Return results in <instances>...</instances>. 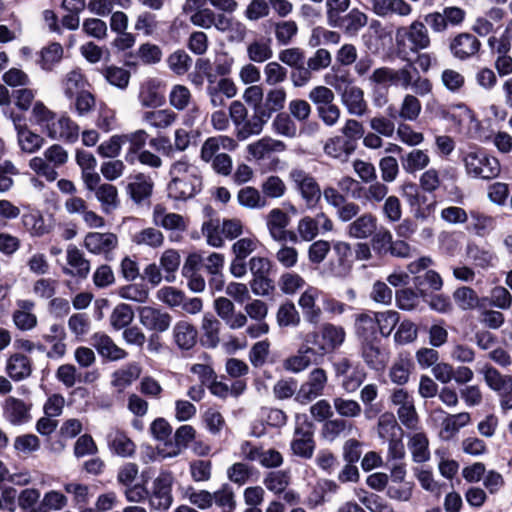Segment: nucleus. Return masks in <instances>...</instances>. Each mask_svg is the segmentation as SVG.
<instances>
[{"label":"nucleus","mask_w":512,"mask_h":512,"mask_svg":"<svg viewBox=\"0 0 512 512\" xmlns=\"http://www.w3.org/2000/svg\"><path fill=\"white\" fill-rule=\"evenodd\" d=\"M170 181L167 185L168 197L186 201L196 196L203 186L201 169L187 156L174 161L169 168Z\"/></svg>","instance_id":"nucleus-1"},{"label":"nucleus","mask_w":512,"mask_h":512,"mask_svg":"<svg viewBox=\"0 0 512 512\" xmlns=\"http://www.w3.org/2000/svg\"><path fill=\"white\" fill-rule=\"evenodd\" d=\"M195 67L205 76L207 81L206 94L212 108L224 107L226 99H232L237 95L238 88L231 78L216 79V74H214L208 58L197 59Z\"/></svg>","instance_id":"nucleus-2"},{"label":"nucleus","mask_w":512,"mask_h":512,"mask_svg":"<svg viewBox=\"0 0 512 512\" xmlns=\"http://www.w3.org/2000/svg\"><path fill=\"white\" fill-rule=\"evenodd\" d=\"M395 42L399 55L407 59L409 52L416 54L427 49L431 41L425 24L416 20L408 27L397 28Z\"/></svg>","instance_id":"nucleus-3"},{"label":"nucleus","mask_w":512,"mask_h":512,"mask_svg":"<svg viewBox=\"0 0 512 512\" xmlns=\"http://www.w3.org/2000/svg\"><path fill=\"white\" fill-rule=\"evenodd\" d=\"M466 173L474 178L493 179L500 173V163L483 149L473 147L463 154Z\"/></svg>","instance_id":"nucleus-4"},{"label":"nucleus","mask_w":512,"mask_h":512,"mask_svg":"<svg viewBox=\"0 0 512 512\" xmlns=\"http://www.w3.org/2000/svg\"><path fill=\"white\" fill-rule=\"evenodd\" d=\"M288 179L306 206L314 208L321 198V189L316 179L301 167H293L289 171Z\"/></svg>","instance_id":"nucleus-5"},{"label":"nucleus","mask_w":512,"mask_h":512,"mask_svg":"<svg viewBox=\"0 0 512 512\" xmlns=\"http://www.w3.org/2000/svg\"><path fill=\"white\" fill-rule=\"evenodd\" d=\"M295 432L291 442V450L297 456L305 459L312 457L315 443L313 440V425L306 414H296Z\"/></svg>","instance_id":"nucleus-6"},{"label":"nucleus","mask_w":512,"mask_h":512,"mask_svg":"<svg viewBox=\"0 0 512 512\" xmlns=\"http://www.w3.org/2000/svg\"><path fill=\"white\" fill-rule=\"evenodd\" d=\"M327 83L333 86L337 91L341 92V100L346 107L349 114L361 117L368 110V104L364 99V92L357 86H346L342 90V83L346 82L344 76H335L334 81L326 80Z\"/></svg>","instance_id":"nucleus-7"},{"label":"nucleus","mask_w":512,"mask_h":512,"mask_svg":"<svg viewBox=\"0 0 512 512\" xmlns=\"http://www.w3.org/2000/svg\"><path fill=\"white\" fill-rule=\"evenodd\" d=\"M174 476L171 472L163 471L154 479L149 495L151 509L157 511L168 510L173 503L172 486Z\"/></svg>","instance_id":"nucleus-8"},{"label":"nucleus","mask_w":512,"mask_h":512,"mask_svg":"<svg viewBox=\"0 0 512 512\" xmlns=\"http://www.w3.org/2000/svg\"><path fill=\"white\" fill-rule=\"evenodd\" d=\"M328 382V376L324 369L314 368L308 374L296 393L295 400L301 404H306L319 396H322Z\"/></svg>","instance_id":"nucleus-9"},{"label":"nucleus","mask_w":512,"mask_h":512,"mask_svg":"<svg viewBox=\"0 0 512 512\" xmlns=\"http://www.w3.org/2000/svg\"><path fill=\"white\" fill-rule=\"evenodd\" d=\"M45 134L52 140L75 143L80 135L79 125L68 115H56L51 124L47 125Z\"/></svg>","instance_id":"nucleus-10"},{"label":"nucleus","mask_w":512,"mask_h":512,"mask_svg":"<svg viewBox=\"0 0 512 512\" xmlns=\"http://www.w3.org/2000/svg\"><path fill=\"white\" fill-rule=\"evenodd\" d=\"M330 232L333 230L332 220L323 212L317 213L314 217L304 216L297 224V233L299 238L305 242L314 240L318 234Z\"/></svg>","instance_id":"nucleus-11"},{"label":"nucleus","mask_w":512,"mask_h":512,"mask_svg":"<svg viewBox=\"0 0 512 512\" xmlns=\"http://www.w3.org/2000/svg\"><path fill=\"white\" fill-rule=\"evenodd\" d=\"M118 246V237L112 232H89L84 238V247L92 254L112 258L113 251Z\"/></svg>","instance_id":"nucleus-12"},{"label":"nucleus","mask_w":512,"mask_h":512,"mask_svg":"<svg viewBox=\"0 0 512 512\" xmlns=\"http://www.w3.org/2000/svg\"><path fill=\"white\" fill-rule=\"evenodd\" d=\"M140 324L147 330L163 333L171 325L172 317L168 312L152 306H142L138 310Z\"/></svg>","instance_id":"nucleus-13"},{"label":"nucleus","mask_w":512,"mask_h":512,"mask_svg":"<svg viewBox=\"0 0 512 512\" xmlns=\"http://www.w3.org/2000/svg\"><path fill=\"white\" fill-rule=\"evenodd\" d=\"M196 430L191 425H182L175 431L174 441L165 442L159 449L162 458L179 456L195 439Z\"/></svg>","instance_id":"nucleus-14"},{"label":"nucleus","mask_w":512,"mask_h":512,"mask_svg":"<svg viewBox=\"0 0 512 512\" xmlns=\"http://www.w3.org/2000/svg\"><path fill=\"white\" fill-rule=\"evenodd\" d=\"M67 334L63 325L54 323L49 327L47 333L42 335V339L49 345L46 356L52 360L62 359L67 352L66 344Z\"/></svg>","instance_id":"nucleus-15"},{"label":"nucleus","mask_w":512,"mask_h":512,"mask_svg":"<svg viewBox=\"0 0 512 512\" xmlns=\"http://www.w3.org/2000/svg\"><path fill=\"white\" fill-rule=\"evenodd\" d=\"M214 309L217 315L232 330L243 328L247 324V316L242 312H236L234 303L226 297L215 299Z\"/></svg>","instance_id":"nucleus-16"},{"label":"nucleus","mask_w":512,"mask_h":512,"mask_svg":"<svg viewBox=\"0 0 512 512\" xmlns=\"http://www.w3.org/2000/svg\"><path fill=\"white\" fill-rule=\"evenodd\" d=\"M331 248L337 259L335 262L330 261L328 263L329 273L334 277H346L351 270L349 258L351 257L352 251L350 244L345 241L337 240L332 243Z\"/></svg>","instance_id":"nucleus-17"},{"label":"nucleus","mask_w":512,"mask_h":512,"mask_svg":"<svg viewBox=\"0 0 512 512\" xmlns=\"http://www.w3.org/2000/svg\"><path fill=\"white\" fill-rule=\"evenodd\" d=\"M354 151L355 145L353 142L341 135L329 137L323 144L324 154L341 163L347 162Z\"/></svg>","instance_id":"nucleus-18"},{"label":"nucleus","mask_w":512,"mask_h":512,"mask_svg":"<svg viewBox=\"0 0 512 512\" xmlns=\"http://www.w3.org/2000/svg\"><path fill=\"white\" fill-rule=\"evenodd\" d=\"M152 221L156 226L162 227L167 231L184 232L188 227L187 221L182 215L167 212L166 208L161 204L154 206Z\"/></svg>","instance_id":"nucleus-19"},{"label":"nucleus","mask_w":512,"mask_h":512,"mask_svg":"<svg viewBox=\"0 0 512 512\" xmlns=\"http://www.w3.org/2000/svg\"><path fill=\"white\" fill-rule=\"evenodd\" d=\"M237 148V142L226 135H218L207 138L202 144L200 150V159L209 163L219 154L220 150L234 151Z\"/></svg>","instance_id":"nucleus-20"},{"label":"nucleus","mask_w":512,"mask_h":512,"mask_svg":"<svg viewBox=\"0 0 512 512\" xmlns=\"http://www.w3.org/2000/svg\"><path fill=\"white\" fill-rule=\"evenodd\" d=\"M370 9L379 17L397 15L407 17L412 13V7L405 0H369Z\"/></svg>","instance_id":"nucleus-21"},{"label":"nucleus","mask_w":512,"mask_h":512,"mask_svg":"<svg viewBox=\"0 0 512 512\" xmlns=\"http://www.w3.org/2000/svg\"><path fill=\"white\" fill-rule=\"evenodd\" d=\"M321 296H323V292L320 289L308 286L298 299V305L310 323H317L322 314L321 308L316 304Z\"/></svg>","instance_id":"nucleus-22"},{"label":"nucleus","mask_w":512,"mask_h":512,"mask_svg":"<svg viewBox=\"0 0 512 512\" xmlns=\"http://www.w3.org/2000/svg\"><path fill=\"white\" fill-rule=\"evenodd\" d=\"M91 345L102 357L111 361L120 360L127 356V352L124 349L120 348L110 336L102 332L92 335Z\"/></svg>","instance_id":"nucleus-23"},{"label":"nucleus","mask_w":512,"mask_h":512,"mask_svg":"<svg viewBox=\"0 0 512 512\" xmlns=\"http://www.w3.org/2000/svg\"><path fill=\"white\" fill-rule=\"evenodd\" d=\"M270 119V112L265 109H258L249 118H245L242 124L235 130L239 140H246L252 135H259Z\"/></svg>","instance_id":"nucleus-24"},{"label":"nucleus","mask_w":512,"mask_h":512,"mask_svg":"<svg viewBox=\"0 0 512 512\" xmlns=\"http://www.w3.org/2000/svg\"><path fill=\"white\" fill-rule=\"evenodd\" d=\"M504 15L505 12L503 9L493 7L488 10L485 15L479 16L475 19L472 25V31L480 37H485L489 34L495 33L500 22L503 20Z\"/></svg>","instance_id":"nucleus-25"},{"label":"nucleus","mask_w":512,"mask_h":512,"mask_svg":"<svg viewBox=\"0 0 512 512\" xmlns=\"http://www.w3.org/2000/svg\"><path fill=\"white\" fill-rule=\"evenodd\" d=\"M289 224V216L280 208L270 210L266 217V225L271 238L277 242H286Z\"/></svg>","instance_id":"nucleus-26"},{"label":"nucleus","mask_w":512,"mask_h":512,"mask_svg":"<svg viewBox=\"0 0 512 512\" xmlns=\"http://www.w3.org/2000/svg\"><path fill=\"white\" fill-rule=\"evenodd\" d=\"M162 81L157 78L146 79L140 86L138 100L143 107H157L164 102L161 91Z\"/></svg>","instance_id":"nucleus-27"},{"label":"nucleus","mask_w":512,"mask_h":512,"mask_svg":"<svg viewBox=\"0 0 512 512\" xmlns=\"http://www.w3.org/2000/svg\"><path fill=\"white\" fill-rule=\"evenodd\" d=\"M177 118V114L169 108L147 110L141 116L142 122L145 125L157 130L170 128L176 123Z\"/></svg>","instance_id":"nucleus-28"},{"label":"nucleus","mask_w":512,"mask_h":512,"mask_svg":"<svg viewBox=\"0 0 512 512\" xmlns=\"http://www.w3.org/2000/svg\"><path fill=\"white\" fill-rule=\"evenodd\" d=\"M4 416L13 425H21L31 419L30 405L15 397H8L3 404Z\"/></svg>","instance_id":"nucleus-29"},{"label":"nucleus","mask_w":512,"mask_h":512,"mask_svg":"<svg viewBox=\"0 0 512 512\" xmlns=\"http://www.w3.org/2000/svg\"><path fill=\"white\" fill-rule=\"evenodd\" d=\"M481 47L480 41L472 34L461 33L457 35L451 45L452 54L461 60L475 55Z\"/></svg>","instance_id":"nucleus-30"},{"label":"nucleus","mask_w":512,"mask_h":512,"mask_svg":"<svg viewBox=\"0 0 512 512\" xmlns=\"http://www.w3.org/2000/svg\"><path fill=\"white\" fill-rule=\"evenodd\" d=\"M66 259L70 268H64L66 275L85 278L90 272V262L83 252L74 245H69L66 251Z\"/></svg>","instance_id":"nucleus-31"},{"label":"nucleus","mask_w":512,"mask_h":512,"mask_svg":"<svg viewBox=\"0 0 512 512\" xmlns=\"http://www.w3.org/2000/svg\"><path fill=\"white\" fill-rule=\"evenodd\" d=\"M486 385L498 394L512 390V376L503 375L490 364H485L479 369Z\"/></svg>","instance_id":"nucleus-32"},{"label":"nucleus","mask_w":512,"mask_h":512,"mask_svg":"<svg viewBox=\"0 0 512 512\" xmlns=\"http://www.w3.org/2000/svg\"><path fill=\"white\" fill-rule=\"evenodd\" d=\"M286 150L284 142L271 137H263L247 146L248 153L255 159L261 160L271 153H279Z\"/></svg>","instance_id":"nucleus-33"},{"label":"nucleus","mask_w":512,"mask_h":512,"mask_svg":"<svg viewBox=\"0 0 512 512\" xmlns=\"http://www.w3.org/2000/svg\"><path fill=\"white\" fill-rule=\"evenodd\" d=\"M376 228V217L370 213H365L348 225L347 235L354 239H367L374 234Z\"/></svg>","instance_id":"nucleus-34"},{"label":"nucleus","mask_w":512,"mask_h":512,"mask_svg":"<svg viewBox=\"0 0 512 512\" xmlns=\"http://www.w3.org/2000/svg\"><path fill=\"white\" fill-rule=\"evenodd\" d=\"M368 23V16L358 8L351 9L343 17L338 18L337 26L348 36H356Z\"/></svg>","instance_id":"nucleus-35"},{"label":"nucleus","mask_w":512,"mask_h":512,"mask_svg":"<svg viewBox=\"0 0 512 512\" xmlns=\"http://www.w3.org/2000/svg\"><path fill=\"white\" fill-rule=\"evenodd\" d=\"M87 81L79 69L67 72L60 81L61 91L68 100L85 90Z\"/></svg>","instance_id":"nucleus-36"},{"label":"nucleus","mask_w":512,"mask_h":512,"mask_svg":"<svg viewBox=\"0 0 512 512\" xmlns=\"http://www.w3.org/2000/svg\"><path fill=\"white\" fill-rule=\"evenodd\" d=\"M173 338L180 349L189 350L196 344L197 330L190 322L181 320L173 327Z\"/></svg>","instance_id":"nucleus-37"},{"label":"nucleus","mask_w":512,"mask_h":512,"mask_svg":"<svg viewBox=\"0 0 512 512\" xmlns=\"http://www.w3.org/2000/svg\"><path fill=\"white\" fill-rule=\"evenodd\" d=\"M362 357L370 368L377 371L383 370L389 361L388 352L372 341L363 344Z\"/></svg>","instance_id":"nucleus-38"},{"label":"nucleus","mask_w":512,"mask_h":512,"mask_svg":"<svg viewBox=\"0 0 512 512\" xmlns=\"http://www.w3.org/2000/svg\"><path fill=\"white\" fill-rule=\"evenodd\" d=\"M470 421L471 416L468 412L447 415L441 423L440 437L444 440H450Z\"/></svg>","instance_id":"nucleus-39"},{"label":"nucleus","mask_w":512,"mask_h":512,"mask_svg":"<svg viewBox=\"0 0 512 512\" xmlns=\"http://www.w3.org/2000/svg\"><path fill=\"white\" fill-rule=\"evenodd\" d=\"M247 56L250 61L263 63L273 56L272 40L269 37H258L247 45Z\"/></svg>","instance_id":"nucleus-40"},{"label":"nucleus","mask_w":512,"mask_h":512,"mask_svg":"<svg viewBox=\"0 0 512 512\" xmlns=\"http://www.w3.org/2000/svg\"><path fill=\"white\" fill-rule=\"evenodd\" d=\"M315 355V350L312 347L300 346L296 354L288 357L283 362V368L292 373H300L307 369L312 364V356Z\"/></svg>","instance_id":"nucleus-41"},{"label":"nucleus","mask_w":512,"mask_h":512,"mask_svg":"<svg viewBox=\"0 0 512 512\" xmlns=\"http://www.w3.org/2000/svg\"><path fill=\"white\" fill-rule=\"evenodd\" d=\"M408 449L416 463H424L430 459L429 440L425 433L412 434L408 440Z\"/></svg>","instance_id":"nucleus-42"},{"label":"nucleus","mask_w":512,"mask_h":512,"mask_svg":"<svg viewBox=\"0 0 512 512\" xmlns=\"http://www.w3.org/2000/svg\"><path fill=\"white\" fill-rule=\"evenodd\" d=\"M94 193L104 213L110 214L118 208V190L114 185L108 183L100 184Z\"/></svg>","instance_id":"nucleus-43"},{"label":"nucleus","mask_w":512,"mask_h":512,"mask_svg":"<svg viewBox=\"0 0 512 512\" xmlns=\"http://www.w3.org/2000/svg\"><path fill=\"white\" fill-rule=\"evenodd\" d=\"M123 144L129 143V148L125 155V160L133 164L136 161V156L141 150H144L148 139V133L143 129H138L134 132L122 134Z\"/></svg>","instance_id":"nucleus-44"},{"label":"nucleus","mask_w":512,"mask_h":512,"mask_svg":"<svg viewBox=\"0 0 512 512\" xmlns=\"http://www.w3.org/2000/svg\"><path fill=\"white\" fill-rule=\"evenodd\" d=\"M413 363L408 354H400L389 370L390 380L397 385H405L410 378Z\"/></svg>","instance_id":"nucleus-45"},{"label":"nucleus","mask_w":512,"mask_h":512,"mask_svg":"<svg viewBox=\"0 0 512 512\" xmlns=\"http://www.w3.org/2000/svg\"><path fill=\"white\" fill-rule=\"evenodd\" d=\"M321 329L322 347L324 348L325 354L333 352L344 342L345 331L342 327L326 323L322 325Z\"/></svg>","instance_id":"nucleus-46"},{"label":"nucleus","mask_w":512,"mask_h":512,"mask_svg":"<svg viewBox=\"0 0 512 512\" xmlns=\"http://www.w3.org/2000/svg\"><path fill=\"white\" fill-rule=\"evenodd\" d=\"M443 117L453 122L459 128L465 126L470 127L473 123L476 127L478 126V122L473 111L465 104L452 105Z\"/></svg>","instance_id":"nucleus-47"},{"label":"nucleus","mask_w":512,"mask_h":512,"mask_svg":"<svg viewBox=\"0 0 512 512\" xmlns=\"http://www.w3.org/2000/svg\"><path fill=\"white\" fill-rule=\"evenodd\" d=\"M401 164L404 171L414 174L430 164V156L426 150L413 149L402 157Z\"/></svg>","instance_id":"nucleus-48"},{"label":"nucleus","mask_w":512,"mask_h":512,"mask_svg":"<svg viewBox=\"0 0 512 512\" xmlns=\"http://www.w3.org/2000/svg\"><path fill=\"white\" fill-rule=\"evenodd\" d=\"M6 370L13 380L20 381L30 376L31 362L25 355L14 354L8 359Z\"/></svg>","instance_id":"nucleus-49"},{"label":"nucleus","mask_w":512,"mask_h":512,"mask_svg":"<svg viewBox=\"0 0 512 512\" xmlns=\"http://www.w3.org/2000/svg\"><path fill=\"white\" fill-rule=\"evenodd\" d=\"M492 54H508L512 46V20H509L499 36L492 35L487 41Z\"/></svg>","instance_id":"nucleus-50"},{"label":"nucleus","mask_w":512,"mask_h":512,"mask_svg":"<svg viewBox=\"0 0 512 512\" xmlns=\"http://www.w3.org/2000/svg\"><path fill=\"white\" fill-rule=\"evenodd\" d=\"M355 329L357 335L365 342L372 341L378 331L375 312L362 313L358 315L355 321Z\"/></svg>","instance_id":"nucleus-51"},{"label":"nucleus","mask_w":512,"mask_h":512,"mask_svg":"<svg viewBox=\"0 0 512 512\" xmlns=\"http://www.w3.org/2000/svg\"><path fill=\"white\" fill-rule=\"evenodd\" d=\"M152 189V179L142 173L135 175L132 182L128 185V192L131 198L138 203L149 197L152 193Z\"/></svg>","instance_id":"nucleus-52"},{"label":"nucleus","mask_w":512,"mask_h":512,"mask_svg":"<svg viewBox=\"0 0 512 512\" xmlns=\"http://www.w3.org/2000/svg\"><path fill=\"white\" fill-rule=\"evenodd\" d=\"M276 322L279 327H298L301 322L300 313L293 302L282 303L276 313Z\"/></svg>","instance_id":"nucleus-53"},{"label":"nucleus","mask_w":512,"mask_h":512,"mask_svg":"<svg viewBox=\"0 0 512 512\" xmlns=\"http://www.w3.org/2000/svg\"><path fill=\"white\" fill-rule=\"evenodd\" d=\"M17 142L22 152L33 154L43 147L45 140L29 128H23L17 133Z\"/></svg>","instance_id":"nucleus-54"},{"label":"nucleus","mask_w":512,"mask_h":512,"mask_svg":"<svg viewBox=\"0 0 512 512\" xmlns=\"http://www.w3.org/2000/svg\"><path fill=\"white\" fill-rule=\"evenodd\" d=\"M110 449L121 457H129L135 452V444L121 431H113L108 436Z\"/></svg>","instance_id":"nucleus-55"},{"label":"nucleus","mask_w":512,"mask_h":512,"mask_svg":"<svg viewBox=\"0 0 512 512\" xmlns=\"http://www.w3.org/2000/svg\"><path fill=\"white\" fill-rule=\"evenodd\" d=\"M69 499L60 490H48L41 498V512H58L68 506Z\"/></svg>","instance_id":"nucleus-56"},{"label":"nucleus","mask_w":512,"mask_h":512,"mask_svg":"<svg viewBox=\"0 0 512 512\" xmlns=\"http://www.w3.org/2000/svg\"><path fill=\"white\" fill-rule=\"evenodd\" d=\"M238 203L248 209H262L267 205L265 197L259 190L252 186H246L237 194Z\"/></svg>","instance_id":"nucleus-57"},{"label":"nucleus","mask_w":512,"mask_h":512,"mask_svg":"<svg viewBox=\"0 0 512 512\" xmlns=\"http://www.w3.org/2000/svg\"><path fill=\"white\" fill-rule=\"evenodd\" d=\"M18 506L22 512H41V492L37 488H25L19 492Z\"/></svg>","instance_id":"nucleus-58"},{"label":"nucleus","mask_w":512,"mask_h":512,"mask_svg":"<svg viewBox=\"0 0 512 512\" xmlns=\"http://www.w3.org/2000/svg\"><path fill=\"white\" fill-rule=\"evenodd\" d=\"M134 319L132 307L125 303H120L114 307L109 317L110 325L115 330H121L128 327Z\"/></svg>","instance_id":"nucleus-59"},{"label":"nucleus","mask_w":512,"mask_h":512,"mask_svg":"<svg viewBox=\"0 0 512 512\" xmlns=\"http://www.w3.org/2000/svg\"><path fill=\"white\" fill-rule=\"evenodd\" d=\"M377 432L381 439L387 440L394 436H402L403 431L397 424L393 413L385 412L378 419Z\"/></svg>","instance_id":"nucleus-60"},{"label":"nucleus","mask_w":512,"mask_h":512,"mask_svg":"<svg viewBox=\"0 0 512 512\" xmlns=\"http://www.w3.org/2000/svg\"><path fill=\"white\" fill-rule=\"evenodd\" d=\"M132 242L136 245L159 248L164 243V235L160 230L154 227H148L136 232L132 236Z\"/></svg>","instance_id":"nucleus-61"},{"label":"nucleus","mask_w":512,"mask_h":512,"mask_svg":"<svg viewBox=\"0 0 512 512\" xmlns=\"http://www.w3.org/2000/svg\"><path fill=\"white\" fill-rule=\"evenodd\" d=\"M29 168L39 177L44 178L48 182H54L58 178V172L54 169L48 159L42 156H35L29 160Z\"/></svg>","instance_id":"nucleus-62"},{"label":"nucleus","mask_w":512,"mask_h":512,"mask_svg":"<svg viewBox=\"0 0 512 512\" xmlns=\"http://www.w3.org/2000/svg\"><path fill=\"white\" fill-rule=\"evenodd\" d=\"M62 57V46L53 42L41 50L39 64L43 70L51 71L61 61Z\"/></svg>","instance_id":"nucleus-63"},{"label":"nucleus","mask_w":512,"mask_h":512,"mask_svg":"<svg viewBox=\"0 0 512 512\" xmlns=\"http://www.w3.org/2000/svg\"><path fill=\"white\" fill-rule=\"evenodd\" d=\"M333 407L342 419L357 418L362 413V407L358 401L340 396L333 398Z\"/></svg>","instance_id":"nucleus-64"}]
</instances>
